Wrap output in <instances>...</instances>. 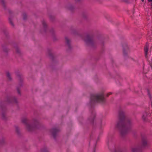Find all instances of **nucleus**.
Listing matches in <instances>:
<instances>
[{
	"mask_svg": "<svg viewBox=\"0 0 152 152\" xmlns=\"http://www.w3.org/2000/svg\"><path fill=\"white\" fill-rule=\"evenodd\" d=\"M118 119L116 127L119 130L121 136L124 137L131 130L132 123L125 116L124 112L122 110L118 112Z\"/></svg>",
	"mask_w": 152,
	"mask_h": 152,
	"instance_id": "obj_1",
	"label": "nucleus"
},
{
	"mask_svg": "<svg viewBox=\"0 0 152 152\" xmlns=\"http://www.w3.org/2000/svg\"><path fill=\"white\" fill-rule=\"evenodd\" d=\"M105 102V99L104 97V94L101 92L96 94H92L91 95L89 106L91 108L90 111L91 112V115L88 118V121L91 124H94L95 122V113L93 109L95 104L97 103L104 104Z\"/></svg>",
	"mask_w": 152,
	"mask_h": 152,
	"instance_id": "obj_2",
	"label": "nucleus"
},
{
	"mask_svg": "<svg viewBox=\"0 0 152 152\" xmlns=\"http://www.w3.org/2000/svg\"><path fill=\"white\" fill-rule=\"evenodd\" d=\"M21 121L26 126L27 129L29 132H33L36 129H40L41 128V124L36 119H33L31 124L29 121L25 118H22Z\"/></svg>",
	"mask_w": 152,
	"mask_h": 152,
	"instance_id": "obj_3",
	"label": "nucleus"
},
{
	"mask_svg": "<svg viewBox=\"0 0 152 152\" xmlns=\"http://www.w3.org/2000/svg\"><path fill=\"white\" fill-rule=\"evenodd\" d=\"M81 37L87 45L93 48L96 47L97 42L94 34H86L82 35Z\"/></svg>",
	"mask_w": 152,
	"mask_h": 152,
	"instance_id": "obj_4",
	"label": "nucleus"
},
{
	"mask_svg": "<svg viewBox=\"0 0 152 152\" xmlns=\"http://www.w3.org/2000/svg\"><path fill=\"white\" fill-rule=\"evenodd\" d=\"M148 143L147 137L145 136L142 137V142L141 146H139L136 148H133L132 149V152H140L143 148L148 147Z\"/></svg>",
	"mask_w": 152,
	"mask_h": 152,
	"instance_id": "obj_5",
	"label": "nucleus"
},
{
	"mask_svg": "<svg viewBox=\"0 0 152 152\" xmlns=\"http://www.w3.org/2000/svg\"><path fill=\"white\" fill-rule=\"evenodd\" d=\"M4 102H0V113L1 114L2 119L4 120H6L7 118L6 115V108L4 104Z\"/></svg>",
	"mask_w": 152,
	"mask_h": 152,
	"instance_id": "obj_6",
	"label": "nucleus"
},
{
	"mask_svg": "<svg viewBox=\"0 0 152 152\" xmlns=\"http://www.w3.org/2000/svg\"><path fill=\"white\" fill-rule=\"evenodd\" d=\"M6 101L8 103L10 104H17L18 101L16 97L11 95L7 96Z\"/></svg>",
	"mask_w": 152,
	"mask_h": 152,
	"instance_id": "obj_7",
	"label": "nucleus"
},
{
	"mask_svg": "<svg viewBox=\"0 0 152 152\" xmlns=\"http://www.w3.org/2000/svg\"><path fill=\"white\" fill-rule=\"evenodd\" d=\"M15 74L16 76L19 78V81L18 85L16 88L17 90L18 94L20 95L21 93L20 91V88L22 86L23 79L21 78V75L18 71L16 72Z\"/></svg>",
	"mask_w": 152,
	"mask_h": 152,
	"instance_id": "obj_8",
	"label": "nucleus"
},
{
	"mask_svg": "<svg viewBox=\"0 0 152 152\" xmlns=\"http://www.w3.org/2000/svg\"><path fill=\"white\" fill-rule=\"evenodd\" d=\"M113 152H127L126 149L123 148L120 146H116L113 151Z\"/></svg>",
	"mask_w": 152,
	"mask_h": 152,
	"instance_id": "obj_9",
	"label": "nucleus"
},
{
	"mask_svg": "<svg viewBox=\"0 0 152 152\" xmlns=\"http://www.w3.org/2000/svg\"><path fill=\"white\" fill-rule=\"evenodd\" d=\"M59 131V129L57 128H53L51 129L50 132L55 140L56 139L57 133Z\"/></svg>",
	"mask_w": 152,
	"mask_h": 152,
	"instance_id": "obj_10",
	"label": "nucleus"
},
{
	"mask_svg": "<svg viewBox=\"0 0 152 152\" xmlns=\"http://www.w3.org/2000/svg\"><path fill=\"white\" fill-rule=\"evenodd\" d=\"M65 38L66 44L68 48L67 50L69 51L72 48V47L70 44L71 40L67 37H65Z\"/></svg>",
	"mask_w": 152,
	"mask_h": 152,
	"instance_id": "obj_11",
	"label": "nucleus"
},
{
	"mask_svg": "<svg viewBox=\"0 0 152 152\" xmlns=\"http://www.w3.org/2000/svg\"><path fill=\"white\" fill-rule=\"evenodd\" d=\"M112 137L111 136H108L106 140V143L107 145V146L109 149H110V144L112 142Z\"/></svg>",
	"mask_w": 152,
	"mask_h": 152,
	"instance_id": "obj_12",
	"label": "nucleus"
},
{
	"mask_svg": "<svg viewBox=\"0 0 152 152\" xmlns=\"http://www.w3.org/2000/svg\"><path fill=\"white\" fill-rule=\"evenodd\" d=\"M1 30L4 33V34L6 36L8 37V33L7 31V28L5 26H3L1 28Z\"/></svg>",
	"mask_w": 152,
	"mask_h": 152,
	"instance_id": "obj_13",
	"label": "nucleus"
},
{
	"mask_svg": "<svg viewBox=\"0 0 152 152\" xmlns=\"http://www.w3.org/2000/svg\"><path fill=\"white\" fill-rule=\"evenodd\" d=\"M123 53L125 56H126L127 55V53L126 50L128 49V47L127 45L125 43L124 44V46L123 45Z\"/></svg>",
	"mask_w": 152,
	"mask_h": 152,
	"instance_id": "obj_14",
	"label": "nucleus"
},
{
	"mask_svg": "<svg viewBox=\"0 0 152 152\" xmlns=\"http://www.w3.org/2000/svg\"><path fill=\"white\" fill-rule=\"evenodd\" d=\"M42 23L43 27V31L44 32L46 33L47 31V25L44 20L42 21Z\"/></svg>",
	"mask_w": 152,
	"mask_h": 152,
	"instance_id": "obj_15",
	"label": "nucleus"
},
{
	"mask_svg": "<svg viewBox=\"0 0 152 152\" xmlns=\"http://www.w3.org/2000/svg\"><path fill=\"white\" fill-rule=\"evenodd\" d=\"M148 115L150 116V115L149 114H148L147 113L145 112L143 113L142 116V118L144 121H147V117Z\"/></svg>",
	"mask_w": 152,
	"mask_h": 152,
	"instance_id": "obj_16",
	"label": "nucleus"
},
{
	"mask_svg": "<svg viewBox=\"0 0 152 152\" xmlns=\"http://www.w3.org/2000/svg\"><path fill=\"white\" fill-rule=\"evenodd\" d=\"M105 124V123L102 119L99 120L98 124L100 128H101L102 126H104Z\"/></svg>",
	"mask_w": 152,
	"mask_h": 152,
	"instance_id": "obj_17",
	"label": "nucleus"
},
{
	"mask_svg": "<svg viewBox=\"0 0 152 152\" xmlns=\"http://www.w3.org/2000/svg\"><path fill=\"white\" fill-rule=\"evenodd\" d=\"M48 52L49 56L51 57L52 60L53 59V56L52 53V50L51 49L48 48Z\"/></svg>",
	"mask_w": 152,
	"mask_h": 152,
	"instance_id": "obj_18",
	"label": "nucleus"
},
{
	"mask_svg": "<svg viewBox=\"0 0 152 152\" xmlns=\"http://www.w3.org/2000/svg\"><path fill=\"white\" fill-rule=\"evenodd\" d=\"M6 74L7 77L8 79V80L10 81H11L12 80V79L11 77V75L10 72L8 71L7 72H6Z\"/></svg>",
	"mask_w": 152,
	"mask_h": 152,
	"instance_id": "obj_19",
	"label": "nucleus"
},
{
	"mask_svg": "<svg viewBox=\"0 0 152 152\" xmlns=\"http://www.w3.org/2000/svg\"><path fill=\"white\" fill-rule=\"evenodd\" d=\"M67 8L71 11H73L75 9V7L72 4H69L67 6Z\"/></svg>",
	"mask_w": 152,
	"mask_h": 152,
	"instance_id": "obj_20",
	"label": "nucleus"
},
{
	"mask_svg": "<svg viewBox=\"0 0 152 152\" xmlns=\"http://www.w3.org/2000/svg\"><path fill=\"white\" fill-rule=\"evenodd\" d=\"M6 44H5L4 45H2V48L3 49V51L4 52H5L6 53H7V52L8 51V50L7 48L6 47Z\"/></svg>",
	"mask_w": 152,
	"mask_h": 152,
	"instance_id": "obj_21",
	"label": "nucleus"
},
{
	"mask_svg": "<svg viewBox=\"0 0 152 152\" xmlns=\"http://www.w3.org/2000/svg\"><path fill=\"white\" fill-rule=\"evenodd\" d=\"M148 47L146 46L144 48V51L145 52V54L146 57H147V55L148 53Z\"/></svg>",
	"mask_w": 152,
	"mask_h": 152,
	"instance_id": "obj_22",
	"label": "nucleus"
},
{
	"mask_svg": "<svg viewBox=\"0 0 152 152\" xmlns=\"http://www.w3.org/2000/svg\"><path fill=\"white\" fill-rule=\"evenodd\" d=\"M14 47L16 49V53L18 54H20V51L18 46L16 45L15 44Z\"/></svg>",
	"mask_w": 152,
	"mask_h": 152,
	"instance_id": "obj_23",
	"label": "nucleus"
},
{
	"mask_svg": "<svg viewBox=\"0 0 152 152\" xmlns=\"http://www.w3.org/2000/svg\"><path fill=\"white\" fill-rule=\"evenodd\" d=\"M147 94L149 96V99L151 100H152V96L151 95L149 90L148 89H147Z\"/></svg>",
	"mask_w": 152,
	"mask_h": 152,
	"instance_id": "obj_24",
	"label": "nucleus"
},
{
	"mask_svg": "<svg viewBox=\"0 0 152 152\" xmlns=\"http://www.w3.org/2000/svg\"><path fill=\"white\" fill-rule=\"evenodd\" d=\"M41 152H49L48 148L46 147H44L41 149Z\"/></svg>",
	"mask_w": 152,
	"mask_h": 152,
	"instance_id": "obj_25",
	"label": "nucleus"
},
{
	"mask_svg": "<svg viewBox=\"0 0 152 152\" xmlns=\"http://www.w3.org/2000/svg\"><path fill=\"white\" fill-rule=\"evenodd\" d=\"M4 140L3 137L0 138V145H3L4 144Z\"/></svg>",
	"mask_w": 152,
	"mask_h": 152,
	"instance_id": "obj_26",
	"label": "nucleus"
},
{
	"mask_svg": "<svg viewBox=\"0 0 152 152\" xmlns=\"http://www.w3.org/2000/svg\"><path fill=\"white\" fill-rule=\"evenodd\" d=\"M99 137H98L97 139V140L94 143V151L93 152H95V146L96 145L97 141L99 140Z\"/></svg>",
	"mask_w": 152,
	"mask_h": 152,
	"instance_id": "obj_27",
	"label": "nucleus"
},
{
	"mask_svg": "<svg viewBox=\"0 0 152 152\" xmlns=\"http://www.w3.org/2000/svg\"><path fill=\"white\" fill-rule=\"evenodd\" d=\"M94 137V136L93 134H91V135L90 136V141L89 142V145H90V144L92 142L93 140Z\"/></svg>",
	"mask_w": 152,
	"mask_h": 152,
	"instance_id": "obj_28",
	"label": "nucleus"
},
{
	"mask_svg": "<svg viewBox=\"0 0 152 152\" xmlns=\"http://www.w3.org/2000/svg\"><path fill=\"white\" fill-rule=\"evenodd\" d=\"M0 2L2 4L3 7L5 9H6V7L5 4V3L4 0H0Z\"/></svg>",
	"mask_w": 152,
	"mask_h": 152,
	"instance_id": "obj_29",
	"label": "nucleus"
},
{
	"mask_svg": "<svg viewBox=\"0 0 152 152\" xmlns=\"http://www.w3.org/2000/svg\"><path fill=\"white\" fill-rule=\"evenodd\" d=\"M15 129H16V132L17 133V134H19L20 133V132L18 126H15Z\"/></svg>",
	"mask_w": 152,
	"mask_h": 152,
	"instance_id": "obj_30",
	"label": "nucleus"
},
{
	"mask_svg": "<svg viewBox=\"0 0 152 152\" xmlns=\"http://www.w3.org/2000/svg\"><path fill=\"white\" fill-rule=\"evenodd\" d=\"M27 15L26 13H24L23 14V19L24 20H26L27 19Z\"/></svg>",
	"mask_w": 152,
	"mask_h": 152,
	"instance_id": "obj_31",
	"label": "nucleus"
},
{
	"mask_svg": "<svg viewBox=\"0 0 152 152\" xmlns=\"http://www.w3.org/2000/svg\"><path fill=\"white\" fill-rule=\"evenodd\" d=\"M50 32L52 34L53 36H54V30L53 28H52L50 31Z\"/></svg>",
	"mask_w": 152,
	"mask_h": 152,
	"instance_id": "obj_32",
	"label": "nucleus"
},
{
	"mask_svg": "<svg viewBox=\"0 0 152 152\" xmlns=\"http://www.w3.org/2000/svg\"><path fill=\"white\" fill-rule=\"evenodd\" d=\"M9 22H10V24L12 26H14V25L13 23H12V20H11V19L10 18H9Z\"/></svg>",
	"mask_w": 152,
	"mask_h": 152,
	"instance_id": "obj_33",
	"label": "nucleus"
},
{
	"mask_svg": "<svg viewBox=\"0 0 152 152\" xmlns=\"http://www.w3.org/2000/svg\"><path fill=\"white\" fill-rule=\"evenodd\" d=\"M123 1L126 3H130L129 0H123Z\"/></svg>",
	"mask_w": 152,
	"mask_h": 152,
	"instance_id": "obj_34",
	"label": "nucleus"
},
{
	"mask_svg": "<svg viewBox=\"0 0 152 152\" xmlns=\"http://www.w3.org/2000/svg\"><path fill=\"white\" fill-rule=\"evenodd\" d=\"M83 17L84 18H86L87 17V14L86 13H83Z\"/></svg>",
	"mask_w": 152,
	"mask_h": 152,
	"instance_id": "obj_35",
	"label": "nucleus"
},
{
	"mask_svg": "<svg viewBox=\"0 0 152 152\" xmlns=\"http://www.w3.org/2000/svg\"><path fill=\"white\" fill-rule=\"evenodd\" d=\"M75 1L76 3L80 2L81 1V0H75Z\"/></svg>",
	"mask_w": 152,
	"mask_h": 152,
	"instance_id": "obj_36",
	"label": "nucleus"
},
{
	"mask_svg": "<svg viewBox=\"0 0 152 152\" xmlns=\"http://www.w3.org/2000/svg\"><path fill=\"white\" fill-rule=\"evenodd\" d=\"M111 94V92H109V93L107 94V96H108L109 95Z\"/></svg>",
	"mask_w": 152,
	"mask_h": 152,
	"instance_id": "obj_37",
	"label": "nucleus"
},
{
	"mask_svg": "<svg viewBox=\"0 0 152 152\" xmlns=\"http://www.w3.org/2000/svg\"><path fill=\"white\" fill-rule=\"evenodd\" d=\"M9 12L10 13H11L12 11L9 10Z\"/></svg>",
	"mask_w": 152,
	"mask_h": 152,
	"instance_id": "obj_38",
	"label": "nucleus"
},
{
	"mask_svg": "<svg viewBox=\"0 0 152 152\" xmlns=\"http://www.w3.org/2000/svg\"><path fill=\"white\" fill-rule=\"evenodd\" d=\"M148 2H150L152 1V0H148Z\"/></svg>",
	"mask_w": 152,
	"mask_h": 152,
	"instance_id": "obj_39",
	"label": "nucleus"
},
{
	"mask_svg": "<svg viewBox=\"0 0 152 152\" xmlns=\"http://www.w3.org/2000/svg\"><path fill=\"white\" fill-rule=\"evenodd\" d=\"M52 16H50V18L51 19H52Z\"/></svg>",
	"mask_w": 152,
	"mask_h": 152,
	"instance_id": "obj_40",
	"label": "nucleus"
},
{
	"mask_svg": "<svg viewBox=\"0 0 152 152\" xmlns=\"http://www.w3.org/2000/svg\"><path fill=\"white\" fill-rule=\"evenodd\" d=\"M101 44H102V45H103V41H102L101 42Z\"/></svg>",
	"mask_w": 152,
	"mask_h": 152,
	"instance_id": "obj_41",
	"label": "nucleus"
},
{
	"mask_svg": "<svg viewBox=\"0 0 152 152\" xmlns=\"http://www.w3.org/2000/svg\"><path fill=\"white\" fill-rule=\"evenodd\" d=\"M151 8H152V2L151 3Z\"/></svg>",
	"mask_w": 152,
	"mask_h": 152,
	"instance_id": "obj_42",
	"label": "nucleus"
},
{
	"mask_svg": "<svg viewBox=\"0 0 152 152\" xmlns=\"http://www.w3.org/2000/svg\"><path fill=\"white\" fill-rule=\"evenodd\" d=\"M102 132H101L100 133L99 135H100V134H102Z\"/></svg>",
	"mask_w": 152,
	"mask_h": 152,
	"instance_id": "obj_43",
	"label": "nucleus"
},
{
	"mask_svg": "<svg viewBox=\"0 0 152 152\" xmlns=\"http://www.w3.org/2000/svg\"><path fill=\"white\" fill-rule=\"evenodd\" d=\"M151 62L152 64V58H151Z\"/></svg>",
	"mask_w": 152,
	"mask_h": 152,
	"instance_id": "obj_44",
	"label": "nucleus"
},
{
	"mask_svg": "<svg viewBox=\"0 0 152 152\" xmlns=\"http://www.w3.org/2000/svg\"><path fill=\"white\" fill-rule=\"evenodd\" d=\"M142 0V2H143V1H144V0Z\"/></svg>",
	"mask_w": 152,
	"mask_h": 152,
	"instance_id": "obj_45",
	"label": "nucleus"
}]
</instances>
